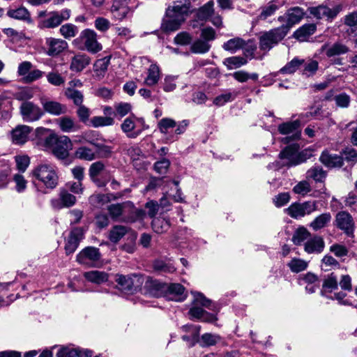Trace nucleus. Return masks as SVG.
Segmentation results:
<instances>
[{
    "label": "nucleus",
    "mask_w": 357,
    "mask_h": 357,
    "mask_svg": "<svg viewBox=\"0 0 357 357\" xmlns=\"http://www.w3.org/2000/svg\"><path fill=\"white\" fill-rule=\"evenodd\" d=\"M84 276L90 282L100 284L108 280L109 275L106 272L100 271H91L84 273Z\"/></svg>",
    "instance_id": "37"
},
{
    "label": "nucleus",
    "mask_w": 357,
    "mask_h": 357,
    "mask_svg": "<svg viewBox=\"0 0 357 357\" xmlns=\"http://www.w3.org/2000/svg\"><path fill=\"white\" fill-rule=\"evenodd\" d=\"M139 123L142 126L144 121L134 116H130L125 119L121 128L128 137L134 139L138 137L143 130V128L139 126Z\"/></svg>",
    "instance_id": "11"
},
{
    "label": "nucleus",
    "mask_w": 357,
    "mask_h": 357,
    "mask_svg": "<svg viewBox=\"0 0 357 357\" xmlns=\"http://www.w3.org/2000/svg\"><path fill=\"white\" fill-rule=\"evenodd\" d=\"M168 294L167 297L169 300L176 301H182L185 300L186 294H185V288L178 283H173L167 287Z\"/></svg>",
    "instance_id": "31"
},
{
    "label": "nucleus",
    "mask_w": 357,
    "mask_h": 357,
    "mask_svg": "<svg viewBox=\"0 0 357 357\" xmlns=\"http://www.w3.org/2000/svg\"><path fill=\"white\" fill-rule=\"evenodd\" d=\"M213 6L214 2L211 0L200 7L196 14L197 19L202 21L206 20L213 13Z\"/></svg>",
    "instance_id": "46"
},
{
    "label": "nucleus",
    "mask_w": 357,
    "mask_h": 357,
    "mask_svg": "<svg viewBox=\"0 0 357 357\" xmlns=\"http://www.w3.org/2000/svg\"><path fill=\"white\" fill-rule=\"evenodd\" d=\"M75 157L84 160L91 161L96 158L95 152L87 146L79 147L75 152Z\"/></svg>",
    "instance_id": "49"
},
{
    "label": "nucleus",
    "mask_w": 357,
    "mask_h": 357,
    "mask_svg": "<svg viewBox=\"0 0 357 357\" xmlns=\"http://www.w3.org/2000/svg\"><path fill=\"white\" fill-rule=\"evenodd\" d=\"M81 137L84 142L96 147V145L99 144L98 142L100 138V135L98 132L95 130H87L82 134Z\"/></svg>",
    "instance_id": "58"
},
{
    "label": "nucleus",
    "mask_w": 357,
    "mask_h": 357,
    "mask_svg": "<svg viewBox=\"0 0 357 357\" xmlns=\"http://www.w3.org/2000/svg\"><path fill=\"white\" fill-rule=\"evenodd\" d=\"M298 146L291 144L284 149L280 153L281 158H286L290 160V165H296L304 161L300 155L297 154Z\"/></svg>",
    "instance_id": "26"
},
{
    "label": "nucleus",
    "mask_w": 357,
    "mask_h": 357,
    "mask_svg": "<svg viewBox=\"0 0 357 357\" xmlns=\"http://www.w3.org/2000/svg\"><path fill=\"white\" fill-rule=\"evenodd\" d=\"M211 45L208 42L202 40H196L191 46V50L194 53L204 54L210 50Z\"/></svg>",
    "instance_id": "59"
},
{
    "label": "nucleus",
    "mask_w": 357,
    "mask_h": 357,
    "mask_svg": "<svg viewBox=\"0 0 357 357\" xmlns=\"http://www.w3.org/2000/svg\"><path fill=\"white\" fill-rule=\"evenodd\" d=\"M238 96V92L236 91H226L218 96L213 100V103L217 106H222L225 103L231 102Z\"/></svg>",
    "instance_id": "52"
},
{
    "label": "nucleus",
    "mask_w": 357,
    "mask_h": 357,
    "mask_svg": "<svg viewBox=\"0 0 357 357\" xmlns=\"http://www.w3.org/2000/svg\"><path fill=\"white\" fill-rule=\"evenodd\" d=\"M50 132V134L44 139V146L47 149H52V153L59 159H66L69 156V151L73 149V144L69 137L66 135H58L53 130L38 128V135Z\"/></svg>",
    "instance_id": "2"
},
{
    "label": "nucleus",
    "mask_w": 357,
    "mask_h": 357,
    "mask_svg": "<svg viewBox=\"0 0 357 357\" xmlns=\"http://www.w3.org/2000/svg\"><path fill=\"white\" fill-rule=\"evenodd\" d=\"M245 45L246 43L243 39L236 37L224 43L222 45V48L231 53H235L236 51L244 48Z\"/></svg>",
    "instance_id": "42"
},
{
    "label": "nucleus",
    "mask_w": 357,
    "mask_h": 357,
    "mask_svg": "<svg viewBox=\"0 0 357 357\" xmlns=\"http://www.w3.org/2000/svg\"><path fill=\"white\" fill-rule=\"evenodd\" d=\"M60 33L65 38L75 37L78 32L77 27L73 24H66L60 28Z\"/></svg>",
    "instance_id": "61"
},
{
    "label": "nucleus",
    "mask_w": 357,
    "mask_h": 357,
    "mask_svg": "<svg viewBox=\"0 0 357 357\" xmlns=\"http://www.w3.org/2000/svg\"><path fill=\"white\" fill-rule=\"evenodd\" d=\"M127 212L128 214L123 218V220L128 222L143 220L146 215L144 210L135 208L132 203V206H128Z\"/></svg>",
    "instance_id": "36"
},
{
    "label": "nucleus",
    "mask_w": 357,
    "mask_h": 357,
    "mask_svg": "<svg viewBox=\"0 0 357 357\" xmlns=\"http://www.w3.org/2000/svg\"><path fill=\"white\" fill-rule=\"evenodd\" d=\"M131 11H133V9L129 7L128 0H114L111 13L114 19L123 20Z\"/></svg>",
    "instance_id": "18"
},
{
    "label": "nucleus",
    "mask_w": 357,
    "mask_h": 357,
    "mask_svg": "<svg viewBox=\"0 0 357 357\" xmlns=\"http://www.w3.org/2000/svg\"><path fill=\"white\" fill-rule=\"evenodd\" d=\"M287 266L292 272L299 273L307 268V262L301 259L294 258L288 263Z\"/></svg>",
    "instance_id": "56"
},
{
    "label": "nucleus",
    "mask_w": 357,
    "mask_h": 357,
    "mask_svg": "<svg viewBox=\"0 0 357 357\" xmlns=\"http://www.w3.org/2000/svg\"><path fill=\"white\" fill-rule=\"evenodd\" d=\"M84 45V49L89 52L96 54L102 50V45L97 40L96 33L91 29L82 31L78 38Z\"/></svg>",
    "instance_id": "9"
},
{
    "label": "nucleus",
    "mask_w": 357,
    "mask_h": 357,
    "mask_svg": "<svg viewBox=\"0 0 357 357\" xmlns=\"http://www.w3.org/2000/svg\"><path fill=\"white\" fill-rule=\"evenodd\" d=\"M293 192L295 194L305 196L311 191V186L308 181H301L298 182L294 188Z\"/></svg>",
    "instance_id": "64"
},
{
    "label": "nucleus",
    "mask_w": 357,
    "mask_h": 357,
    "mask_svg": "<svg viewBox=\"0 0 357 357\" xmlns=\"http://www.w3.org/2000/svg\"><path fill=\"white\" fill-rule=\"evenodd\" d=\"M91 62V59L89 56L84 54H78L75 55L72 59L70 64V69L73 72H81L87 66L89 65Z\"/></svg>",
    "instance_id": "29"
},
{
    "label": "nucleus",
    "mask_w": 357,
    "mask_h": 357,
    "mask_svg": "<svg viewBox=\"0 0 357 357\" xmlns=\"http://www.w3.org/2000/svg\"><path fill=\"white\" fill-rule=\"evenodd\" d=\"M319 160L328 167H340L343 165V158L336 154H330L327 151H323Z\"/></svg>",
    "instance_id": "30"
},
{
    "label": "nucleus",
    "mask_w": 357,
    "mask_h": 357,
    "mask_svg": "<svg viewBox=\"0 0 357 357\" xmlns=\"http://www.w3.org/2000/svg\"><path fill=\"white\" fill-rule=\"evenodd\" d=\"M338 289V280L333 273L327 275L323 281L321 294L326 298L337 300L340 303H345L343 301L347 294L343 291L335 292Z\"/></svg>",
    "instance_id": "5"
},
{
    "label": "nucleus",
    "mask_w": 357,
    "mask_h": 357,
    "mask_svg": "<svg viewBox=\"0 0 357 357\" xmlns=\"http://www.w3.org/2000/svg\"><path fill=\"white\" fill-rule=\"evenodd\" d=\"M92 126L95 128L100 126H107L114 124V121L112 118L109 116H93L91 119Z\"/></svg>",
    "instance_id": "60"
},
{
    "label": "nucleus",
    "mask_w": 357,
    "mask_h": 357,
    "mask_svg": "<svg viewBox=\"0 0 357 357\" xmlns=\"http://www.w3.org/2000/svg\"><path fill=\"white\" fill-rule=\"evenodd\" d=\"M335 225L348 236H351L354 234V221L348 212H338L335 216Z\"/></svg>",
    "instance_id": "13"
},
{
    "label": "nucleus",
    "mask_w": 357,
    "mask_h": 357,
    "mask_svg": "<svg viewBox=\"0 0 357 357\" xmlns=\"http://www.w3.org/2000/svg\"><path fill=\"white\" fill-rule=\"evenodd\" d=\"M303 68L302 74L306 77L314 75L318 70L319 63L312 59L305 60L301 66Z\"/></svg>",
    "instance_id": "48"
},
{
    "label": "nucleus",
    "mask_w": 357,
    "mask_h": 357,
    "mask_svg": "<svg viewBox=\"0 0 357 357\" xmlns=\"http://www.w3.org/2000/svg\"><path fill=\"white\" fill-rule=\"evenodd\" d=\"M20 109L23 120L26 122L38 121L43 115L42 109L31 102H23Z\"/></svg>",
    "instance_id": "12"
},
{
    "label": "nucleus",
    "mask_w": 357,
    "mask_h": 357,
    "mask_svg": "<svg viewBox=\"0 0 357 357\" xmlns=\"http://www.w3.org/2000/svg\"><path fill=\"white\" fill-rule=\"evenodd\" d=\"M326 172L319 166H313L306 172V178L307 179H312L315 182H324L326 178Z\"/></svg>",
    "instance_id": "40"
},
{
    "label": "nucleus",
    "mask_w": 357,
    "mask_h": 357,
    "mask_svg": "<svg viewBox=\"0 0 357 357\" xmlns=\"http://www.w3.org/2000/svg\"><path fill=\"white\" fill-rule=\"evenodd\" d=\"M342 10L341 6H335L333 8H329L326 6H319L317 7L309 8L310 13L317 19H324L332 20Z\"/></svg>",
    "instance_id": "15"
},
{
    "label": "nucleus",
    "mask_w": 357,
    "mask_h": 357,
    "mask_svg": "<svg viewBox=\"0 0 357 357\" xmlns=\"http://www.w3.org/2000/svg\"><path fill=\"white\" fill-rule=\"evenodd\" d=\"M305 14L303 8L296 6L288 9L285 15L278 17V20L280 22H285L286 24L281 26H287L289 31L291 26L303 18Z\"/></svg>",
    "instance_id": "14"
},
{
    "label": "nucleus",
    "mask_w": 357,
    "mask_h": 357,
    "mask_svg": "<svg viewBox=\"0 0 357 357\" xmlns=\"http://www.w3.org/2000/svg\"><path fill=\"white\" fill-rule=\"evenodd\" d=\"M31 132V128L27 126H19L12 132V140L16 144L25 143Z\"/></svg>",
    "instance_id": "32"
},
{
    "label": "nucleus",
    "mask_w": 357,
    "mask_h": 357,
    "mask_svg": "<svg viewBox=\"0 0 357 357\" xmlns=\"http://www.w3.org/2000/svg\"><path fill=\"white\" fill-rule=\"evenodd\" d=\"M223 63L229 69H233L246 64L247 59L243 56H231L225 59Z\"/></svg>",
    "instance_id": "54"
},
{
    "label": "nucleus",
    "mask_w": 357,
    "mask_h": 357,
    "mask_svg": "<svg viewBox=\"0 0 357 357\" xmlns=\"http://www.w3.org/2000/svg\"><path fill=\"white\" fill-rule=\"evenodd\" d=\"M193 296L192 307L189 312H206L203 308H206L211 311L219 310L217 305L208 298H207L202 293L198 291H192Z\"/></svg>",
    "instance_id": "10"
},
{
    "label": "nucleus",
    "mask_w": 357,
    "mask_h": 357,
    "mask_svg": "<svg viewBox=\"0 0 357 357\" xmlns=\"http://www.w3.org/2000/svg\"><path fill=\"white\" fill-rule=\"evenodd\" d=\"M61 24L60 18H59V12L52 11L47 14V17L42 19L38 22L40 29H54Z\"/></svg>",
    "instance_id": "33"
},
{
    "label": "nucleus",
    "mask_w": 357,
    "mask_h": 357,
    "mask_svg": "<svg viewBox=\"0 0 357 357\" xmlns=\"http://www.w3.org/2000/svg\"><path fill=\"white\" fill-rule=\"evenodd\" d=\"M55 123L65 133L76 132L81 128L80 125L73 118L68 116L56 119Z\"/></svg>",
    "instance_id": "21"
},
{
    "label": "nucleus",
    "mask_w": 357,
    "mask_h": 357,
    "mask_svg": "<svg viewBox=\"0 0 357 357\" xmlns=\"http://www.w3.org/2000/svg\"><path fill=\"white\" fill-rule=\"evenodd\" d=\"M7 15L15 20H23L29 24L32 23L30 13L24 7H20L17 9H9L7 12Z\"/></svg>",
    "instance_id": "39"
},
{
    "label": "nucleus",
    "mask_w": 357,
    "mask_h": 357,
    "mask_svg": "<svg viewBox=\"0 0 357 357\" xmlns=\"http://www.w3.org/2000/svg\"><path fill=\"white\" fill-rule=\"evenodd\" d=\"M303 62L304 59L295 57L282 68L280 72L284 74H292L301 67Z\"/></svg>",
    "instance_id": "50"
},
{
    "label": "nucleus",
    "mask_w": 357,
    "mask_h": 357,
    "mask_svg": "<svg viewBox=\"0 0 357 357\" xmlns=\"http://www.w3.org/2000/svg\"><path fill=\"white\" fill-rule=\"evenodd\" d=\"M233 77L239 82H245L248 79H252L254 81L257 80L259 75L257 73H249L244 70H238L234 72L232 74Z\"/></svg>",
    "instance_id": "55"
},
{
    "label": "nucleus",
    "mask_w": 357,
    "mask_h": 357,
    "mask_svg": "<svg viewBox=\"0 0 357 357\" xmlns=\"http://www.w3.org/2000/svg\"><path fill=\"white\" fill-rule=\"evenodd\" d=\"M317 29L314 24H305L298 28L294 33L295 38L303 42L312 35Z\"/></svg>",
    "instance_id": "35"
},
{
    "label": "nucleus",
    "mask_w": 357,
    "mask_h": 357,
    "mask_svg": "<svg viewBox=\"0 0 357 357\" xmlns=\"http://www.w3.org/2000/svg\"><path fill=\"white\" fill-rule=\"evenodd\" d=\"M311 236L310 232L304 227H299L294 233L292 241L296 245H300Z\"/></svg>",
    "instance_id": "44"
},
{
    "label": "nucleus",
    "mask_w": 357,
    "mask_h": 357,
    "mask_svg": "<svg viewBox=\"0 0 357 357\" xmlns=\"http://www.w3.org/2000/svg\"><path fill=\"white\" fill-rule=\"evenodd\" d=\"M144 280V278L139 275H116V282L119 289L126 294H133L139 290Z\"/></svg>",
    "instance_id": "6"
},
{
    "label": "nucleus",
    "mask_w": 357,
    "mask_h": 357,
    "mask_svg": "<svg viewBox=\"0 0 357 357\" xmlns=\"http://www.w3.org/2000/svg\"><path fill=\"white\" fill-rule=\"evenodd\" d=\"M185 334L182 336V340L186 342L189 347H192L199 342L200 326L198 325H184L181 327Z\"/></svg>",
    "instance_id": "20"
},
{
    "label": "nucleus",
    "mask_w": 357,
    "mask_h": 357,
    "mask_svg": "<svg viewBox=\"0 0 357 357\" xmlns=\"http://www.w3.org/2000/svg\"><path fill=\"white\" fill-rule=\"evenodd\" d=\"M321 50L324 52L328 57H333L348 53L349 48L342 42L337 41L331 45L324 44Z\"/></svg>",
    "instance_id": "23"
},
{
    "label": "nucleus",
    "mask_w": 357,
    "mask_h": 357,
    "mask_svg": "<svg viewBox=\"0 0 357 357\" xmlns=\"http://www.w3.org/2000/svg\"><path fill=\"white\" fill-rule=\"evenodd\" d=\"M151 226L155 232L158 234H162L169 229L170 223L168 220L158 217L153 219Z\"/></svg>",
    "instance_id": "45"
},
{
    "label": "nucleus",
    "mask_w": 357,
    "mask_h": 357,
    "mask_svg": "<svg viewBox=\"0 0 357 357\" xmlns=\"http://www.w3.org/2000/svg\"><path fill=\"white\" fill-rule=\"evenodd\" d=\"M261 9L259 19L266 20L268 17L272 16L279 9V6L275 1H271Z\"/></svg>",
    "instance_id": "51"
},
{
    "label": "nucleus",
    "mask_w": 357,
    "mask_h": 357,
    "mask_svg": "<svg viewBox=\"0 0 357 357\" xmlns=\"http://www.w3.org/2000/svg\"><path fill=\"white\" fill-rule=\"evenodd\" d=\"M65 95L68 99L72 100L74 104L77 106L80 105L83 102V94L76 89L67 88L65 91Z\"/></svg>",
    "instance_id": "57"
},
{
    "label": "nucleus",
    "mask_w": 357,
    "mask_h": 357,
    "mask_svg": "<svg viewBox=\"0 0 357 357\" xmlns=\"http://www.w3.org/2000/svg\"><path fill=\"white\" fill-rule=\"evenodd\" d=\"M288 33L287 26H279L261 33L259 37V48L269 51L278 44Z\"/></svg>",
    "instance_id": "4"
},
{
    "label": "nucleus",
    "mask_w": 357,
    "mask_h": 357,
    "mask_svg": "<svg viewBox=\"0 0 357 357\" xmlns=\"http://www.w3.org/2000/svg\"><path fill=\"white\" fill-rule=\"evenodd\" d=\"M220 337L218 335L211 333H204L202 335L199 342L202 347H209L215 345L219 340Z\"/></svg>",
    "instance_id": "63"
},
{
    "label": "nucleus",
    "mask_w": 357,
    "mask_h": 357,
    "mask_svg": "<svg viewBox=\"0 0 357 357\" xmlns=\"http://www.w3.org/2000/svg\"><path fill=\"white\" fill-rule=\"evenodd\" d=\"M76 203V197L67 190H63L59 195V199L52 201L53 206L57 208L71 207Z\"/></svg>",
    "instance_id": "27"
},
{
    "label": "nucleus",
    "mask_w": 357,
    "mask_h": 357,
    "mask_svg": "<svg viewBox=\"0 0 357 357\" xmlns=\"http://www.w3.org/2000/svg\"><path fill=\"white\" fill-rule=\"evenodd\" d=\"M325 248L324 238L318 235L310 237L304 244V250L308 253H321Z\"/></svg>",
    "instance_id": "22"
},
{
    "label": "nucleus",
    "mask_w": 357,
    "mask_h": 357,
    "mask_svg": "<svg viewBox=\"0 0 357 357\" xmlns=\"http://www.w3.org/2000/svg\"><path fill=\"white\" fill-rule=\"evenodd\" d=\"M332 216L330 213H324L317 216L310 223V227L314 231H318L323 229L330 223Z\"/></svg>",
    "instance_id": "38"
},
{
    "label": "nucleus",
    "mask_w": 357,
    "mask_h": 357,
    "mask_svg": "<svg viewBox=\"0 0 357 357\" xmlns=\"http://www.w3.org/2000/svg\"><path fill=\"white\" fill-rule=\"evenodd\" d=\"M128 231V228L123 225L114 226L109 231V239L112 243L119 242Z\"/></svg>",
    "instance_id": "43"
},
{
    "label": "nucleus",
    "mask_w": 357,
    "mask_h": 357,
    "mask_svg": "<svg viewBox=\"0 0 357 357\" xmlns=\"http://www.w3.org/2000/svg\"><path fill=\"white\" fill-rule=\"evenodd\" d=\"M160 79V69L155 63H152L148 69L144 84L149 86L155 85Z\"/></svg>",
    "instance_id": "41"
},
{
    "label": "nucleus",
    "mask_w": 357,
    "mask_h": 357,
    "mask_svg": "<svg viewBox=\"0 0 357 357\" xmlns=\"http://www.w3.org/2000/svg\"><path fill=\"white\" fill-rule=\"evenodd\" d=\"M83 237L84 231L82 228H75L71 231L65 245L66 255H70L77 250Z\"/></svg>",
    "instance_id": "19"
},
{
    "label": "nucleus",
    "mask_w": 357,
    "mask_h": 357,
    "mask_svg": "<svg viewBox=\"0 0 357 357\" xmlns=\"http://www.w3.org/2000/svg\"><path fill=\"white\" fill-rule=\"evenodd\" d=\"M145 294L153 297H160L166 289L165 284L156 280L147 278L144 285Z\"/></svg>",
    "instance_id": "24"
},
{
    "label": "nucleus",
    "mask_w": 357,
    "mask_h": 357,
    "mask_svg": "<svg viewBox=\"0 0 357 357\" xmlns=\"http://www.w3.org/2000/svg\"><path fill=\"white\" fill-rule=\"evenodd\" d=\"M101 253L98 248L89 246L82 250L77 255V261L87 267L97 266L101 259Z\"/></svg>",
    "instance_id": "8"
},
{
    "label": "nucleus",
    "mask_w": 357,
    "mask_h": 357,
    "mask_svg": "<svg viewBox=\"0 0 357 357\" xmlns=\"http://www.w3.org/2000/svg\"><path fill=\"white\" fill-rule=\"evenodd\" d=\"M45 45V54L50 56H58L68 46L66 40L52 37L46 38Z\"/></svg>",
    "instance_id": "16"
},
{
    "label": "nucleus",
    "mask_w": 357,
    "mask_h": 357,
    "mask_svg": "<svg viewBox=\"0 0 357 357\" xmlns=\"http://www.w3.org/2000/svg\"><path fill=\"white\" fill-rule=\"evenodd\" d=\"M43 109L47 113L52 115L59 116L64 114L67 112L66 105L55 101H45L42 102Z\"/></svg>",
    "instance_id": "34"
},
{
    "label": "nucleus",
    "mask_w": 357,
    "mask_h": 357,
    "mask_svg": "<svg viewBox=\"0 0 357 357\" xmlns=\"http://www.w3.org/2000/svg\"><path fill=\"white\" fill-rule=\"evenodd\" d=\"M192 12L189 0L174 2L172 6H169L166 10V19L162 23V30L165 32L178 30Z\"/></svg>",
    "instance_id": "1"
},
{
    "label": "nucleus",
    "mask_w": 357,
    "mask_h": 357,
    "mask_svg": "<svg viewBox=\"0 0 357 357\" xmlns=\"http://www.w3.org/2000/svg\"><path fill=\"white\" fill-rule=\"evenodd\" d=\"M109 64V58L105 57L98 59L94 64V71L98 75H103L107 70Z\"/></svg>",
    "instance_id": "62"
},
{
    "label": "nucleus",
    "mask_w": 357,
    "mask_h": 357,
    "mask_svg": "<svg viewBox=\"0 0 357 357\" xmlns=\"http://www.w3.org/2000/svg\"><path fill=\"white\" fill-rule=\"evenodd\" d=\"M32 175L47 189L52 190L58 185L59 176L56 168L53 165L40 164L32 170Z\"/></svg>",
    "instance_id": "3"
},
{
    "label": "nucleus",
    "mask_w": 357,
    "mask_h": 357,
    "mask_svg": "<svg viewBox=\"0 0 357 357\" xmlns=\"http://www.w3.org/2000/svg\"><path fill=\"white\" fill-rule=\"evenodd\" d=\"M301 125V121L299 119L295 120L294 121H289L286 123H283L278 126V131L282 135H289L293 133V135L291 137H286L282 139V142L284 144H288L291 140H294L298 138L299 135L297 133H294L299 128Z\"/></svg>",
    "instance_id": "17"
},
{
    "label": "nucleus",
    "mask_w": 357,
    "mask_h": 357,
    "mask_svg": "<svg viewBox=\"0 0 357 357\" xmlns=\"http://www.w3.org/2000/svg\"><path fill=\"white\" fill-rule=\"evenodd\" d=\"M105 170V165L102 162L97 161L92 163L89 169V175L91 181L98 187L106 185L107 181H103L98 178L101 172Z\"/></svg>",
    "instance_id": "25"
},
{
    "label": "nucleus",
    "mask_w": 357,
    "mask_h": 357,
    "mask_svg": "<svg viewBox=\"0 0 357 357\" xmlns=\"http://www.w3.org/2000/svg\"><path fill=\"white\" fill-rule=\"evenodd\" d=\"M318 202L315 200L305 201L302 203L291 204L287 209V213L294 219L303 218L317 211Z\"/></svg>",
    "instance_id": "7"
},
{
    "label": "nucleus",
    "mask_w": 357,
    "mask_h": 357,
    "mask_svg": "<svg viewBox=\"0 0 357 357\" xmlns=\"http://www.w3.org/2000/svg\"><path fill=\"white\" fill-rule=\"evenodd\" d=\"M130 192V189L127 188V189L124 190L123 191L117 192L116 194H112V193L106 194V195L98 194V195L92 196L91 198L97 200L98 202L106 203V202H110L111 200H116L117 199H119V198L122 197L126 193H129Z\"/></svg>",
    "instance_id": "47"
},
{
    "label": "nucleus",
    "mask_w": 357,
    "mask_h": 357,
    "mask_svg": "<svg viewBox=\"0 0 357 357\" xmlns=\"http://www.w3.org/2000/svg\"><path fill=\"white\" fill-rule=\"evenodd\" d=\"M128 206H132L131 202H126L121 204H113L107 207V211L110 217L114 220H117L121 218L123 220V218L126 215L125 214L127 213V207Z\"/></svg>",
    "instance_id": "28"
},
{
    "label": "nucleus",
    "mask_w": 357,
    "mask_h": 357,
    "mask_svg": "<svg viewBox=\"0 0 357 357\" xmlns=\"http://www.w3.org/2000/svg\"><path fill=\"white\" fill-rule=\"evenodd\" d=\"M154 270L160 273H173L176 268L170 261L163 260H155L153 263Z\"/></svg>",
    "instance_id": "53"
}]
</instances>
